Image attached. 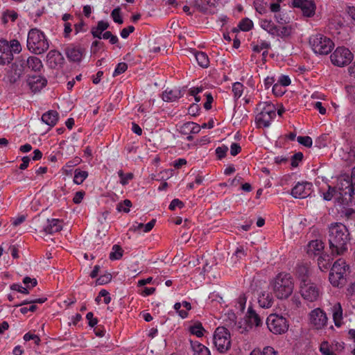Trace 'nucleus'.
Returning <instances> with one entry per match:
<instances>
[{
    "label": "nucleus",
    "instance_id": "1",
    "mask_svg": "<svg viewBox=\"0 0 355 355\" xmlns=\"http://www.w3.org/2000/svg\"><path fill=\"white\" fill-rule=\"evenodd\" d=\"M351 236L347 227L341 223L329 226L328 241L333 256L344 254L348 250Z\"/></svg>",
    "mask_w": 355,
    "mask_h": 355
},
{
    "label": "nucleus",
    "instance_id": "2",
    "mask_svg": "<svg viewBox=\"0 0 355 355\" xmlns=\"http://www.w3.org/2000/svg\"><path fill=\"white\" fill-rule=\"evenodd\" d=\"M293 279L288 273H279L273 280L272 290L278 299H287L293 293Z\"/></svg>",
    "mask_w": 355,
    "mask_h": 355
},
{
    "label": "nucleus",
    "instance_id": "3",
    "mask_svg": "<svg viewBox=\"0 0 355 355\" xmlns=\"http://www.w3.org/2000/svg\"><path fill=\"white\" fill-rule=\"evenodd\" d=\"M49 42L44 33L37 28L29 31L27 38V48L35 54H42L49 49Z\"/></svg>",
    "mask_w": 355,
    "mask_h": 355
},
{
    "label": "nucleus",
    "instance_id": "4",
    "mask_svg": "<svg viewBox=\"0 0 355 355\" xmlns=\"http://www.w3.org/2000/svg\"><path fill=\"white\" fill-rule=\"evenodd\" d=\"M256 110L257 114L255 122L259 128L268 127L276 116V107L270 102H260L258 103Z\"/></svg>",
    "mask_w": 355,
    "mask_h": 355
},
{
    "label": "nucleus",
    "instance_id": "5",
    "mask_svg": "<svg viewBox=\"0 0 355 355\" xmlns=\"http://www.w3.org/2000/svg\"><path fill=\"white\" fill-rule=\"evenodd\" d=\"M21 51V46L17 40H0V64L5 65L10 63L14 59L15 53Z\"/></svg>",
    "mask_w": 355,
    "mask_h": 355
},
{
    "label": "nucleus",
    "instance_id": "6",
    "mask_svg": "<svg viewBox=\"0 0 355 355\" xmlns=\"http://www.w3.org/2000/svg\"><path fill=\"white\" fill-rule=\"evenodd\" d=\"M349 266L343 259H338L333 264L329 273L330 283L336 287L343 286L346 283V277L349 270Z\"/></svg>",
    "mask_w": 355,
    "mask_h": 355
},
{
    "label": "nucleus",
    "instance_id": "7",
    "mask_svg": "<svg viewBox=\"0 0 355 355\" xmlns=\"http://www.w3.org/2000/svg\"><path fill=\"white\" fill-rule=\"evenodd\" d=\"M309 44L314 53L320 55H327L334 46V42L329 37L322 34L311 35L309 38Z\"/></svg>",
    "mask_w": 355,
    "mask_h": 355
},
{
    "label": "nucleus",
    "instance_id": "8",
    "mask_svg": "<svg viewBox=\"0 0 355 355\" xmlns=\"http://www.w3.org/2000/svg\"><path fill=\"white\" fill-rule=\"evenodd\" d=\"M338 189L339 197H352L355 193V171L352 172L351 177L343 175L339 178Z\"/></svg>",
    "mask_w": 355,
    "mask_h": 355
},
{
    "label": "nucleus",
    "instance_id": "9",
    "mask_svg": "<svg viewBox=\"0 0 355 355\" xmlns=\"http://www.w3.org/2000/svg\"><path fill=\"white\" fill-rule=\"evenodd\" d=\"M299 288L302 297L309 302L318 301L322 293L320 287L311 281L300 284Z\"/></svg>",
    "mask_w": 355,
    "mask_h": 355
},
{
    "label": "nucleus",
    "instance_id": "10",
    "mask_svg": "<svg viewBox=\"0 0 355 355\" xmlns=\"http://www.w3.org/2000/svg\"><path fill=\"white\" fill-rule=\"evenodd\" d=\"M309 324L315 330H323L327 326L328 318L320 308L312 310L309 314Z\"/></svg>",
    "mask_w": 355,
    "mask_h": 355
},
{
    "label": "nucleus",
    "instance_id": "11",
    "mask_svg": "<svg viewBox=\"0 0 355 355\" xmlns=\"http://www.w3.org/2000/svg\"><path fill=\"white\" fill-rule=\"evenodd\" d=\"M266 324L271 333H286L288 329L286 319L277 314L270 315L267 318Z\"/></svg>",
    "mask_w": 355,
    "mask_h": 355
},
{
    "label": "nucleus",
    "instance_id": "12",
    "mask_svg": "<svg viewBox=\"0 0 355 355\" xmlns=\"http://www.w3.org/2000/svg\"><path fill=\"white\" fill-rule=\"evenodd\" d=\"M330 58L334 65L343 67L352 62L353 55L348 49L342 46L338 47L331 55Z\"/></svg>",
    "mask_w": 355,
    "mask_h": 355
},
{
    "label": "nucleus",
    "instance_id": "13",
    "mask_svg": "<svg viewBox=\"0 0 355 355\" xmlns=\"http://www.w3.org/2000/svg\"><path fill=\"white\" fill-rule=\"evenodd\" d=\"M227 319H224V324L221 327L216 329L214 333H230L231 331H240L241 326L237 325L236 321V315L234 313H229L226 316Z\"/></svg>",
    "mask_w": 355,
    "mask_h": 355
},
{
    "label": "nucleus",
    "instance_id": "14",
    "mask_svg": "<svg viewBox=\"0 0 355 355\" xmlns=\"http://www.w3.org/2000/svg\"><path fill=\"white\" fill-rule=\"evenodd\" d=\"M313 184L309 182H297L291 190V195L295 198H305L310 196Z\"/></svg>",
    "mask_w": 355,
    "mask_h": 355
},
{
    "label": "nucleus",
    "instance_id": "15",
    "mask_svg": "<svg viewBox=\"0 0 355 355\" xmlns=\"http://www.w3.org/2000/svg\"><path fill=\"white\" fill-rule=\"evenodd\" d=\"M231 334H213V342L217 350L221 353L231 347Z\"/></svg>",
    "mask_w": 355,
    "mask_h": 355
},
{
    "label": "nucleus",
    "instance_id": "16",
    "mask_svg": "<svg viewBox=\"0 0 355 355\" xmlns=\"http://www.w3.org/2000/svg\"><path fill=\"white\" fill-rule=\"evenodd\" d=\"M247 325L243 328L239 333H243L244 331H249L252 330L253 327H257L262 324V320L260 316L256 313L252 306H249L246 315Z\"/></svg>",
    "mask_w": 355,
    "mask_h": 355
},
{
    "label": "nucleus",
    "instance_id": "17",
    "mask_svg": "<svg viewBox=\"0 0 355 355\" xmlns=\"http://www.w3.org/2000/svg\"><path fill=\"white\" fill-rule=\"evenodd\" d=\"M293 4L300 8L306 17H310L315 14V6L312 0H293Z\"/></svg>",
    "mask_w": 355,
    "mask_h": 355
},
{
    "label": "nucleus",
    "instance_id": "18",
    "mask_svg": "<svg viewBox=\"0 0 355 355\" xmlns=\"http://www.w3.org/2000/svg\"><path fill=\"white\" fill-rule=\"evenodd\" d=\"M27 83L33 92L40 91L47 83V80L41 76H30L27 79Z\"/></svg>",
    "mask_w": 355,
    "mask_h": 355
},
{
    "label": "nucleus",
    "instance_id": "19",
    "mask_svg": "<svg viewBox=\"0 0 355 355\" xmlns=\"http://www.w3.org/2000/svg\"><path fill=\"white\" fill-rule=\"evenodd\" d=\"M324 248V243L320 240H313L307 245L306 252L311 257H318L323 254Z\"/></svg>",
    "mask_w": 355,
    "mask_h": 355
},
{
    "label": "nucleus",
    "instance_id": "20",
    "mask_svg": "<svg viewBox=\"0 0 355 355\" xmlns=\"http://www.w3.org/2000/svg\"><path fill=\"white\" fill-rule=\"evenodd\" d=\"M67 57L71 61L80 62L84 54V49L80 46H70L66 48Z\"/></svg>",
    "mask_w": 355,
    "mask_h": 355
},
{
    "label": "nucleus",
    "instance_id": "21",
    "mask_svg": "<svg viewBox=\"0 0 355 355\" xmlns=\"http://www.w3.org/2000/svg\"><path fill=\"white\" fill-rule=\"evenodd\" d=\"M62 230V225L58 219H48L46 225L43 227V231L46 234H53Z\"/></svg>",
    "mask_w": 355,
    "mask_h": 355
},
{
    "label": "nucleus",
    "instance_id": "22",
    "mask_svg": "<svg viewBox=\"0 0 355 355\" xmlns=\"http://www.w3.org/2000/svg\"><path fill=\"white\" fill-rule=\"evenodd\" d=\"M310 269L306 265H300L297 268L296 276L299 281V284L306 283L311 281L309 279Z\"/></svg>",
    "mask_w": 355,
    "mask_h": 355
},
{
    "label": "nucleus",
    "instance_id": "23",
    "mask_svg": "<svg viewBox=\"0 0 355 355\" xmlns=\"http://www.w3.org/2000/svg\"><path fill=\"white\" fill-rule=\"evenodd\" d=\"M274 302L273 296L268 291L262 292L258 298V303L262 308L268 309L272 306Z\"/></svg>",
    "mask_w": 355,
    "mask_h": 355
},
{
    "label": "nucleus",
    "instance_id": "24",
    "mask_svg": "<svg viewBox=\"0 0 355 355\" xmlns=\"http://www.w3.org/2000/svg\"><path fill=\"white\" fill-rule=\"evenodd\" d=\"M333 320L336 327L339 328L343 322V309L340 304H336L332 308Z\"/></svg>",
    "mask_w": 355,
    "mask_h": 355
},
{
    "label": "nucleus",
    "instance_id": "25",
    "mask_svg": "<svg viewBox=\"0 0 355 355\" xmlns=\"http://www.w3.org/2000/svg\"><path fill=\"white\" fill-rule=\"evenodd\" d=\"M42 121L46 125L53 127L58 121V113L55 110H49L42 114Z\"/></svg>",
    "mask_w": 355,
    "mask_h": 355
},
{
    "label": "nucleus",
    "instance_id": "26",
    "mask_svg": "<svg viewBox=\"0 0 355 355\" xmlns=\"http://www.w3.org/2000/svg\"><path fill=\"white\" fill-rule=\"evenodd\" d=\"M182 96V92L178 89H166L162 94V99L166 102H173Z\"/></svg>",
    "mask_w": 355,
    "mask_h": 355
},
{
    "label": "nucleus",
    "instance_id": "27",
    "mask_svg": "<svg viewBox=\"0 0 355 355\" xmlns=\"http://www.w3.org/2000/svg\"><path fill=\"white\" fill-rule=\"evenodd\" d=\"M193 355H211L209 349L198 341L190 340Z\"/></svg>",
    "mask_w": 355,
    "mask_h": 355
},
{
    "label": "nucleus",
    "instance_id": "28",
    "mask_svg": "<svg viewBox=\"0 0 355 355\" xmlns=\"http://www.w3.org/2000/svg\"><path fill=\"white\" fill-rule=\"evenodd\" d=\"M47 58L51 64L53 66L62 64L64 61L62 53L56 50L50 51L47 54Z\"/></svg>",
    "mask_w": 355,
    "mask_h": 355
},
{
    "label": "nucleus",
    "instance_id": "29",
    "mask_svg": "<svg viewBox=\"0 0 355 355\" xmlns=\"http://www.w3.org/2000/svg\"><path fill=\"white\" fill-rule=\"evenodd\" d=\"M26 64L28 69L34 71H39L43 67L41 60L35 56H29L26 61Z\"/></svg>",
    "mask_w": 355,
    "mask_h": 355
},
{
    "label": "nucleus",
    "instance_id": "30",
    "mask_svg": "<svg viewBox=\"0 0 355 355\" xmlns=\"http://www.w3.org/2000/svg\"><path fill=\"white\" fill-rule=\"evenodd\" d=\"M260 26L263 30L275 37L277 26L273 23V21L268 19H261L260 21Z\"/></svg>",
    "mask_w": 355,
    "mask_h": 355
},
{
    "label": "nucleus",
    "instance_id": "31",
    "mask_svg": "<svg viewBox=\"0 0 355 355\" xmlns=\"http://www.w3.org/2000/svg\"><path fill=\"white\" fill-rule=\"evenodd\" d=\"M318 265L320 270L324 271L327 270L331 265L329 255L323 253L318 256Z\"/></svg>",
    "mask_w": 355,
    "mask_h": 355
},
{
    "label": "nucleus",
    "instance_id": "32",
    "mask_svg": "<svg viewBox=\"0 0 355 355\" xmlns=\"http://www.w3.org/2000/svg\"><path fill=\"white\" fill-rule=\"evenodd\" d=\"M195 58L198 64L202 68H207L209 64L208 55L202 51L195 53Z\"/></svg>",
    "mask_w": 355,
    "mask_h": 355
},
{
    "label": "nucleus",
    "instance_id": "33",
    "mask_svg": "<svg viewBox=\"0 0 355 355\" xmlns=\"http://www.w3.org/2000/svg\"><path fill=\"white\" fill-rule=\"evenodd\" d=\"M252 49L254 53H260L265 49L268 50L270 48V44L265 40H260L257 44L254 42L251 44Z\"/></svg>",
    "mask_w": 355,
    "mask_h": 355
},
{
    "label": "nucleus",
    "instance_id": "34",
    "mask_svg": "<svg viewBox=\"0 0 355 355\" xmlns=\"http://www.w3.org/2000/svg\"><path fill=\"white\" fill-rule=\"evenodd\" d=\"M18 15L15 10H7L2 14V22L6 24L10 21H15L17 19Z\"/></svg>",
    "mask_w": 355,
    "mask_h": 355
},
{
    "label": "nucleus",
    "instance_id": "35",
    "mask_svg": "<svg viewBox=\"0 0 355 355\" xmlns=\"http://www.w3.org/2000/svg\"><path fill=\"white\" fill-rule=\"evenodd\" d=\"M88 173L80 169H76L74 171L73 182L76 184H81L87 178Z\"/></svg>",
    "mask_w": 355,
    "mask_h": 355
},
{
    "label": "nucleus",
    "instance_id": "36",
    "mask_svg": "<svg viewBox=\"0 0 355 355\" xmlns=\"http://www.w3.org/2000/svg\"><path fill=\"white\" fill-rule=\"evenodd\" d=\"M250 355H278V353L272 347L268 346L263 348V352L259 349H254Z\"/></svg>",
    "mask_w": 355,
    "mask_h": 355
},
{
    "label": "nucleus",
    "instance_id": "37",
    "mask_svg": "<svg viewBox=\"0 0 355 355\" xmlns=\"http://www.w3.org/2000/svg\"><path fill=\"white\" fill-rule=\"evenodd\" d=\"M123 252V250L121 246L119 245H114L109 257L111 260H119L122 257Z\"/></svg>",
    "mask_w": 355,
    "mask_h": 355
},
{
    "label": "nucleus",
    "instance_id": "38",
    "mask_svg": "<svg viewBox=\"0 0 355 355\" xmlns=\"http://www.w3.org/2000/svg\"><path fill=\"white\" fill-rule=\"evenodd\" d=\"M291 27L288 26L277 27L275 37L277 36L281 38L288 37L291 34Z\"/></svg>",
    "mask_w": 355,
    "mask_h": 355
},
{
    "label": "nucleus",
    "instance_id": "39",
    "mask_svg": "<svg viewBox=\"0 0 355 355\" xmlns=\"http://www.w3.org/2000/svg\"><path fill=\"white\" fill-rule=\"evenodd\" d=\"M189 333H203L207 332V330L203 327L200 322L196 321L192 322L188 327Z\"/></svg>",
    "mask_w": 355,
    "mask_h": 355
},
{
    "label": "nucleus",
    "instance_id": "40",
    "mask_svg": "<svg viewBox=\"0 0 355 355\" xmlns=\"http://www.w3.org/2000/svg\"><path fill=\"white\" fill-rule=\"evenodd\" d=\"M22 71L21 69L15 70V71H11L7 76L8 81L10 84L16 83L21 76Z\"/></svg>",
    "mask_w": 355,
    "mask_h": 355
},
{
    "label": "nucleus",
    "instance_id": "41",
    "mask_svg": "<svg viewBox=\"0 0 355 355\" xmlns=\"http://www.w3.org/2000/svg\"><path fill=\"white\" fill-rule=\"evenodd\" d=\"M132 207V202L125 199L122 202H120L116 205V209L118 211H123L125 213H128L130 211V207Z\"/></svg>",
    "mask_w": 355,
    "mask_h": 355
},
{
    "label": "nucleus",
    "instance_id": "42",
    "mask_svg": "<svg viewBox=\"0 0 355 355\" xmlns=\"http://www.w3.org/2000/svg\"><path fill=\"white\" fill-rule=\"evenodd\" d=\"M243 85L239 82H236L232 85V92L234 93V98H239L243 94Z\"/></svg>",
    "mask_w": 355,
    "mask_h": 355
},
{
    "label": "nucleus",
    "instance_id": "43",
    "mask_svg": "<svg viewBox=\"0 0 355 355\" xmlns=\"http://www.w3.org/2000/svg\"><path fill=\"white\" fill-rule=\"evenodd\" d=\"M239 26L241 31H248L252 28L253 23L250 19L245 18L240 21Z\"/></svg>",
    "mask_w": 355,
    "mask_h": 355
},
{
    "label": "nucleus",
    "instance_id": "44",
    "mask_svg": "<svg viewBox=\"0 0 355 355\" xmlns=\"http://www.w3.org/2000/svg\"><path fill=\"white\" fill-rule=\"evenodd\" d=\"M118 175L120 178V183L122 185L127 184L128 182L131 180L134 177L132 173L124 174L121 170L118 172Z\"/></svg>",
    "mask_w": 355,
    "mask_h": 355
},
{
    "label": "nucleus",
    "instance_id": "45",
    "mask_svg": "<svg viewBox=\"0 0 355 355\" xmlns=\"http://www.w3.org/2000/svg\"><path fill=\"white\" fill-rule=\"evenodd\" d=\"M111 17L115 23H117L119 24H123V21L121 16L120 8H114L111 12Z\"/></svg>",
    "mask_w": 355,
    "mask_h": 355
},
{
    "label": "nucleus",
    "instance_id": "46",
    "mask_svg": "<svg viewBox=\"0 0 355 355\" xmlns=\"http://www.w3.org/2000/svg\"><path fill=\"white\" fill-rule=\"evenodd\" d=\"M103 297V302L105 304H108L110 301H111V297L110 296V293L108 291H107L105 289H102L99 293H98V295L97 296V297L96 298V301H97L98 302H99L100 300V297Z\"/></svg>",
    "mask_w": 355,
    "mask_h": 355
},
{
    "label": "nucleus",
    "instance_id": "47",
    "mask_svg": "<svg viewBox=\"0 0 355 355\" xmlns=\"http://www.w3.org/2000/svg\"><path fill=\"white\" fill-rule=\"evenodd\" d=\"M338 195V190L334 187L329 186V189L323 193V198L325 200H331L334 196Z\"/></svg>",
    "mask_w": 355,
    "mask_h": 355
},
{
    "label": "nucleus",
    "instance_id": "48",
    "mask_svg": "<svg viewBox=\"0 0 355 355\" xmlns=\"http://www.w3.org/2000/svg\"><path fill=\"white\" fill-rule=\"evenodd\" d=\"M128 69V65L125 62H120L117 64L114 71L113 73V76H117L123 73H124Z\"/></svg>",
    "mask_w": 355,
    "mask_h": 355
},
{
    "label": "nucleus",
    "instance_id": "49",
    "mask_svg": "<svg viewBox=\"0 0 355 355\" xmlns=\"http://www.w3.org/2000/svg\"><path fill=\"white\" fill-rule=\"evenodd\" d=\"M191 121L186 122L180 126L179 132L182 135L191 134Z\"/></svg>",
    "mask_w": 355,
    "mask_h": 355
},
{
    "label": "nucleus",
    "instance_id": "50",
    "mask_svg": "<svg viewBox=\"0 0 355 355\" xmlns=\"http://www.w3.org/2000/svg\"><path fill=\"white\" fill-rule=\"evenodd\" d=\"M297 141L306 147H311L312 146V139L309 136H299Z\"/></svg>",
    "mask_w": 355,
    "mask_h": 355
},
{
    "label": "nucleus",
    "instance_id": "51",
    "mask_svg": "<svg viewBox=\"0 0 355 355\" xmlns=\"http://www.w3.org/2000/svg\"><path fill=\"white\" fill-rule=\"evenodd\" d=\"M228 150L227 146L223 145L221 146H218L216 149V154L219 159H223L225 157L226 153Z\"/></svg>",
    "mask_w": 355,
    "mask_h": 355
},
{
    "label": "nucleus",
    "instance_id": "52",
    "mask_svg": "<svg viewBox=\"0 0 355 355\" xmlns=\"http://www.w3.org/2000/svg\"><path fill=\"white\" fill-rule=\"evenodd\" d=\"M104 40H109L112 44H115L118 42L119 39L116 35H112L110 31H106L103 34Z\"/></svg>",
    "mask_w": 355,
    "mask_h": 355
},
{
    "label": "nucleus",
    "instance_id": "53",
    "mask_svg": "<svg viewBox=\"0 0 355 355\" xmlns=\"http://www.w3.org/2000/svg\"><path fill=\"white\" fill-rule=\"evenodd\" d=\"M23 283L26 286V288L29 289L31 288L35 287L37 285V282L35 278L26 277L23 279Z\"/></svg>",
    "mask_w": 355,
    "mask_h": 355
},
{
    "label": "nucleus",
    "instance_id": "54",
    "mask_svg": "<svg viewBox=\"0 0 355 355\" xmlns=\"http://www.w3.org/2000/svg\"><path fill=\"white\" fill-rule=\"evenodd\" d=\"M111 279L112 275L110 274L101 275L96 279V283L98 285H103L110 282L111 281Z\"/></svg>",
    "mask_w": 355,
    "mask_h": 355
},
{
    "label": "nucleus",
    "instance_id": "55",
    "mask_svg": "<svg viewBox=\"0 0 355 355\" xmlns=\"http://www.w3.org/2000/svg\"><path fill=\"white\" fill-rule=\"evenodd\" d=\"M302 158L303 154L300 152L293 155L291 157V166L293 167H297L298 166V162L302 161Z\"/></svg>",
    "mask_w": 355,
    "mask_h": 355
},
{
    "label": "nucleus",
    "instance_id": "56",
    "mask_svg": "<svg viewBox=\"0 0 355 355\" xmlns=\"http://www.w3.org/2000/svg\"><path fill=\"white\" fill-rule=\"evenodd\" d=\"M320 351L322 354V355H329L333 353L331 350H330L328 342L323 341L320 347Z\"/></svg>",
    "mask_w": 355,
    "mask_h": 355
},
{
    "label": "nucleus",
    "instance_id": "57",
    "mask_svg": "<svg viewBox=\"0 0 355 355\" xmlns=\"http://www.w3.org/2000/svg\"><path fill=\"white\" fill-rule=\"evenodd\" d=\"M246 297L244 295H240L237 300V309L243 312L245 308Z\"/></svg>",
    "mask_w": 355,
    "mask_h": 355
},
{
    "label": "nucleus",
    "instance_id": "58",
    "mask_svg": "<svg viewBox=\"0 0 355 355\" xmlns=\"http://www.w3.org/2000/svg\"><path fill=\"white\" fill-rule=\"evenodd\" d=\"M277 84H279L282 87H286L291 84V79L288 76L282 75L279 76Z\"/></svg>",
    "mask_w": 355,
    "mask_h": 355
},
{
    "label": "nucleus",
    "instance_id": "59",
    "mask_svg": "<svg viewBox=\"0 0 355 355\" xmlns=\"http://www.w3.org/2000/svg\"><path fill=\"white\" fill-rule=\"evenodd\" d=\"M184 206V204L182 201L180 200L179 199H173L171 204L169 205V209L172 211L175 210L176 207H179L180 209H182Z\"/></svg>",
    "mask_w": 355,
    "mask_h": 355
},
{
    "label": "nucleus",
    "instance_id": "60",
    "mask_svg": "<svg viewBox=\"0 0 355 355\" xmlns=\"http://www.w3.org/2000/svg\"><path fill=\"white\" fill-rule=\"evenodd\" d=\"M272 93L275 96H281L285 93V91L281 85L275 83L272 87Z\"/></svg>",
    "mask_w": 355,
    "mask_h": 355
},
{
    "label": "nucleus",
    "instance_id": "61",
    "mask_svg": "<svg viewBox=\"0 0 355 355\" xmlns=\"http://www.w3.org/2000/svg\"><path fill=\"white\" fill-rule=\"evenodd\" d=\"M86 319L88 321V324L92 327H94L98 323V320L94 316L92 312H89L87 313Z\"/></svg>",
    "mask_w": 355,
    "mask_h": 355
},
{
    "label": "nucleus",
    "instance_id": "62",
    "mask_svg": "<svg viewBox=\"0 0 355 355\" xmlns=\"http://www.w3.org/2000/svg\"><path fill=\"white\" fill-rule=\"evenodd\" d=\"M10 288L13 291H17L21 293H24V294H28L29 293V291H28V289L26 287H23L22 286H21L20 284H13L12 285L10 286Z\"/></svg>",
    "mask_w": 355,
    "mask_h": 355
},
{
    "label": "nucleus",
    "instance_id": "63",
    "mask_svg": "<svg viewBox=\"0 0 355 355\" xmlns=\"http://www.w3.org/2000/svg\"><path fill=\"white\" fill-rule=\"evenodd\" d=\"M134 31H135V27L133 26H129L126 28H123L121 31L120 35H121V37L125 39Z\"/></svg>",
    "mask_w": 355,
    "mask_h": 355
},
{
    "label": "nucleus",
    "instance_id": "64",
    "mask_svg": "<svg viewBox=\"0 0 355 355\" xmlns=\"http://www.w3.org/2000/svg\"><path fill=\"white\" fill-rule=\"evenodd\" d=\"M241 150L240 145L237 143H232L230 146V153L232 156H236Z\"/></svg>",
    "mask_w": 355,
    "mask_h": 355
}]
</instances>
